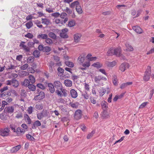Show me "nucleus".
<instances>
[{"label":"nucleus","mask_w":154,"mask_h":154,"mask_svg":"<svg viewBox=\"0 0 154 154\" xmlns=\"http://www.w3.org/2000/svg\"><path fill=\"white\" fill-rule=\"evenodd\" d=\"M10 130L8 128L0 129V135L3 137L7 136L9 135Z\"/></svg>","instance_id":"nucleus-1"},{"label":"nucleus","mask_w":154,"mask_h":154,"mask_svg":"<svg viewBox=\"0 0 154 154\" xmlns=\"http://www.w3.org/2000/svg\"><path fill=\"white\" fill-rule=\"evenodd\" d=\"M45 97V94L43 91H40L38 94L35 96L34 98L35 100H41Z\"/></svg>","instance_id":"nucleus-2"},{"label":"nucleus","mask_w":154,"mask_h":154,"mask_svg":"<svg viewBox=\"0 0 154 154\" xmlns=\"http://www.w3.org/2000/svg\"><path fill=\"white\" fill-rule=\"evenodd\" d=\"M14 110V106H7L4 109V111L5 113L11 114L13 113Z\"/></svg>","instance_id":"nucleus-3"},{"label":"nucleus","mask_w":154,"mask_h":154,"mask_svg":"<svg viewBox=\"0 0 154 154\" xmlns=\"http://www.w3.org/2000/svg\"><path fill=\"white\" fill-rule=\"evenodd\" d=\"M68 31V30L67 28H65L63 29L60 35L61 37L64 38H68V36L67 34V32Z\"/></svg>","instance_id":"nucleus-4"},{"label":"nucleus","mask_w":154,"mask_h":154,"mask_svg":"<svg viewBox=\"0 0 154 154\" xmlns=\"http://www.w3.org/2000/svg\"><path fill=\"white\" fill-rule=\"evenodd\" d=\"M82 116V112L81 110L78 109L76 110L74 115V117L76 120H79Z\"/></svg>","instance_id":"nucleus-5"},{"label":"nucleus","mask_w":154,"mask_h":154,"mask_svg":"<svg viewBox=\"0 0 154 154\" xmlns=\"http://www.w3.org/2000/svg\"><path fill=\"white\" fill-rule=\"evenodd\" d=\"M11 93L10 91H6L0 94V97L3 99H5L6 97H7L11 96Z\"/></svg>","instance_id":"nucleus-6"},{"label":"nucleus","mask_w":154,"mask_h":154,"mask_svg":"<svg viewBox=\"0 0 154 154\" xmlns=\"http://www.w3.org/2000/svg\"><path fill=\"white\" fill-rule=\"evenodd\" d=\"M132 29L136 32L138 34H141L143 32L142 29L138 26H133Z\"/></svg>","instance_id":"nucleus-7"},{"label":"nucleus","mask_w":154,"mask_h":154,"mask_svg":"<svg viewBox=\"0 0 154 154\" xmlns=\"http://www.w3.org/2000/svg\"><path fill=\"white\" fill-rule=\"evenodd\" d=\"M81 35L79 33H76L74 35V42L75 43H78L81 39Z\"/></svg>","instance_id":"nucleus-8"},{"label":"nucleus","mask_w":154,"mask_h":154,"mask_svg":"<svg viewBox=\"0 0 154 154\" xmlns=\"http://www.w3.org/2000/svg\"><path fill=\"white\" fill-rule=\"evenodd\" d=\"M121 48H115L113 49L114 55L119 57L121 54Z\"/></svg>","instance_id":"nucleus-9"},{"label":"nucleus","mask_w":154,"mask_h":154,"mask_svg":"<svg viewBox=\"0 0 154 154\" xmlns=\"http://www.w3.org/2000/svg\"><path fill=\"white\" fill-rule=\"evenodd\" d=\"M102 109L103 110H106L108 107V103L105 100H103L101 103Z\"/></svg>","instance_id":"nucleus-10"},{"label":"nucleus","mask_w":154,"mask_h":154,"mask_svg":"<svg viewBox=\"0 0 154 154\" xmlns=\"http://www.w3.org/2000/svg\"><path fill=\"white\" fill-rule=\"evenodd\" d=\"M70 94L71 97L74 98H76L77 96V93L76 91L74 89H72L70 91Z\"/></svg>","instance_id":"nucleus-11"},{"label":"nucleus","mask_w":154,"mask_h":154,"mask_svg":"<svg viewBox=\"0 0 154 154\" xmlns=\"http://www.w3.org/2000/svg\"><path fill=\"white\" fill-rule=\"evenodd\" d=\"M48 86L50 91L51 93H53L55 91V89L54 85L51 83L48 84Z\"/></svg>","instance_id":"nucleus-12"},{"label":"nucleus","mask_w":154,"mask_h":154,"mask_svg":"<svg viewBox=\"0 0 154 154\" xmlns=\"http://www.w3.org/2000/svg\"><path fill=\"white\" fill-rule=\"evenodd\" d=\"M147 72H145L143 78V80L146 81H148L149 80L151 74Z\"/></svg>","instance_id":"nucleus-13"},{"label":"nucleus","mask_w":154,"mask_h":154,"mask_svg":"<svg viewBox=\"0 0 154 154\" xmlns=\"http://www.w3.org/2000/svg\"><path fill=\"white\" fill-rule=\"evenodd\" d=\"M128 65V64L126 63H123L120 65L119 67V69L122 72H124L126 66H127V67Z\"/></svg>","instance_id":"nucleus-14"},{"label":"nucleus","mask_w":154,"mask_h":154,"mask_svg":"<svg viewBox=\"0 0 154 154\" xmlns=\"http://www.w3.org/2000/svg\"><path fill=\"white\" fill-rule=\"evenodd\" d=\"M54 85L56 88L60 89L61 87L62 84L59 81H55L54 82Z\"/></svg>","instance_id":"nucleus-15"},{"label":"nucleus","mask_w":154,"mask_h":154,"mask_svg":"<svg viewBox=\"0 0 154 154\" xmlns=\"http://www.w3.org/2000/svg\"><path fill=\"white\" fill-rule=\"evenodd\" d=\"M11 85L15 88L17 87L19 85V82L16 79H13L11 81Z\"/></svg>","instance_id":"nucleus-16"},{"label":"nucleus","mask_w":154,"mask_h":154,"mask_svg":"<svg viewBox=\"0 0 154 154\" xmlns=\"http://www.w3.org/2000/svg\"><path fill=\"white\" fill-rule=\"evenodd\" d=\"M48 37V36L46 34H43L40 33L37 36V38L38 39H45Z\"/></svg>","instance_id":"nucleus-17"},{"label":"nucleus","mask_w":154,"mask_h":154,"mask_svg":"<svg viewBox=\"0 0 154 154\" xmlns=\"http://www.w3.org/2000/svg\"><path fill=\"white\" fill-rule=\"evenodd\" d=\"M132 82H128L125 83H123L121 85L120 88L121 89H124L128 86L132 85Z\"/></svg>","instance_id":"nucleus-18"},{"label":"nucleus","mask_w":154,"mask_h":154,"mask_svg":"<svg viewBox=\"0 0 154 154\" xmlns=\"http://www.w3.org/2000/svg\"><path fill=\"white\" fill-rule=\"evenodd\" d=\"M17 67V66H15L10 63L9 65H8L6 66V69L7 71H10L11 70L15 69Z\"/></svg>","instance_id":"nucleus-19"},{"label":"nucleus","mask_w":154,"mask_h":154,"mask_svg":"<svg viewBox=\"0 0 154 154\" xmlns=\"http://www.w3.org/2000/svg\"><path fill=\"white\" fill-rule=\"evenodd\" d=\"M21 148V146L18 145L14 147L11 150V151L12 153L15 152L19 150Z\"/></svg>","instance_id":"nucleus-20"},{"label":"nucleus","mask_w":154,"mask_h":154,"mask_svg":"<svg viewBox=\"0 0 154 154\" xmlns=\"http://www.w3.org/2000/svg\"><path fill=\"white\" fill-rule=\"evenodd\" d=\"M42 23L47 25H48L50 23V20L47 18H42Z\"/></svg>","instance_id":"nucleus-21"},{"label":"nucleus","mask_w":154,"mask_h":154,"mask_svg":"<svg viewBox=\"0 0 154 154\" xmlns=\"http://www.w3.org/2000/svg\"><path fill=\"white\" fill-rule=\"evenodd\" d=\"M64 84L67 87H70L72 85V82L69 79H66L65 80Z\"/></svg>","instance_id":"nucleus-22"},{"label":"nucleus","mask_w":154,"mask_h":154,"mask_svg":"<svg viewBox=\"0 0 154 154\" xmlns=\"http://www.w3.org/2000/svg\"><path fill=\"white\" fill-rule=\"evenodd\" d=\"M79 4V2L78 1H76L71 3L69 5V7L71 8H74L75 6L76 7Z\"/></svg>","instance_id":"nucleus-23"},{"label":"nucleus","mask_w":154,"mask_h":154,"mask_svg":"<svg viewBox=\"0 0 154 154\" xmlns=\"http://www.w3.org/2000/svg\"><path fill=\"white\" fill-rule=\"evenodd\" d=\"M58 71L57 75L59 76H61L63 75L64 72V70L62 68L59 67L57 69Z\"/></svg>","instance_id":"nucleus-24"},{"label":"nucleus","mask_w":154,"mask_h":154,"mask_svg":"<svg viewBox=\"0 0 154 154\" xmlns=\"http://www.w3.org/2000/svg\"><path fill=\"white\" fill-rule=\"evenodd\" d=\"M101 116L104 118H107L109 116L106 110H103V112H102Z\"/></svg>","instance_id":"nucleus-25"},{"label":"nucleus","mask_w":154,"mask_h":154,"mask_svg":"<svg viewBox=\"0 0 154 154\" xmlns=\"http://www.w3.org/2000/svg\"><path fill=\"white\" fill-rule=\"evenodd\" d=\"M76 11L79 14H81L82 13V11L80 4L75 8Z\"/></svg>","instance_id":"nucleus-26"},{"label":"nucleus","mask_w":154,"mask_h":154,"mask_svg":"<svg viewBox=\"0 0 154 154\" xmlns=\"http://www.w3.org/2000/svg\"><path fill=\"white\" fill-rule=\"evenodd\" d=\"M24 117L25 120H27V122L28 124L31 123V120L28 114H25L24 115Z\"/></svg>","instance_id":"nucleus-27"},{"label":"nucleus","mask_w":154,"mask_h":154,"mask_svg":"<svg viewBox=\"0 0 154 154\" xmlns=\"http://www.w3.org/2000/svg\"><path fill=\"white\" fill-rule=\"evenodd\" d=\"M79 103L78 102H75V103H73L72 102H70L69 103V105L71 106L73 108H77L78 106Z\"/></svg>","instance_id":"nucleus-28"},{"label":"nucleus","mask_w":154,"mask_h":154,"mask_svg":"<svg viewBox=\"0 0 154 154\" xmlns=\"http://www.w3.org/2000/svg\"><path fill=\"white\" fill-rule=\"evenodd\" d=\"M27 87L28 88L32 91H34L36 89V86L32 84H30Z\"/></svg>","instance_id":"nucleus-29"},{"label":"nucleus","mask_w":154,"mask_h":154,"mask_svg":"<svg viewBox=\"0 0 154 154\" xmlns=\"http://www.w3.org/2000/svg\"><path fill=\"white\" fill-rule=\"evenodd\" d=\"M106 64L109 67H113L115 65L116 62L115 61L112 62H106Z\"/></svg>","instance_id":"nucleus-30"},{"label":"nucleus","mask_w":154,"mask_h":154,"mask_svg":"<svg viewBox=\"0 0 154 154\" xmlns=\"http://www.w3.org/2000/svg\"><path fill=\"white\" fill-rule=\"evenodd\" d=\"M30 84V82L29 80L25 79L24 80L23 82L22 83V85L24 86L27 87Z\"/></svg>","instance_id":"nucleus-31"},{"label":"nucleus","mask_w":154,"mask_h":154,"mask_svg":"<svg viewBox=\"0 0 154 154\" xmlns=\"http://www.w3.org/2000/svg\"><path fill=\"white\" fill-rule=\"evenodd\" d=\"M85 58V56H80L79 57L78 60L80 63H82L84 62Z\"/></svg>","instance_id":"nucleus-32"},{"label":"nucleus","mask_w":154,"mask_h":154,"mask_svg":"<svg viewBox=\"0 0 154 154\" xmlns=\"http://www.w3.org/2000/svg\"><path fill=\"white\" fill-rule=\"evenodd\" d=\"M107 55L108 56H111L114 55L113 49L112 48H110L108 50Z\"/></svg>","instance_id":"nucleus-33"},{"label":"nucleus","mask_w":154,"mask_h":154,"mask_svg":"<svg viewBox=\"0 0 154 154\" xmlns=\"http://www.w3.org/2000/svg\"><path fill=\"white\" fill-rule=\"evenodd\" d=\"M48 35L50 37L54 39H57L56 35L53 32H51L48 33Z\"/></svg>","instance_id":"nucleus-34"},{"label":"nucleus","mask_w":154,"mask_h":154,"mask_svg":"<svg viewBox=\"0 0 154 154\" xmlns=\"http://www.w3.org/2000/svg\"><path fill=\"white\" fill-rule=\"evenodd\" d=\"M26 26L28 29H30L33 26V23L32 20L27 23L26 24Z\"/></svg>","instance_id":"nucleus-35"},{"label":"nucleus","mask_w":154,"mask_h":154,"mask_svg":"<svg viewBox=\"0 0 154 154\" xmlns=\"http://www.w3.org/2000/svg\"><path fill=\"white\" fill-rule=\"evenodd\" d=\"M29 82H30L32 84H33L35 83V80L34 76H32V75H30L29 76Z\"/></svg>","instance_id":"nucleus-36"},{"label":"nucleus","mask_w":154,"mask_h":154,"mask_svg":"<svg viewBox=\"0 0 154 154\" xmlns=\"http://www.w3.org/2000/svg\"><path fill=\"white\" fill-rule=\"evenodd\" d=\"M112 82L113 84L117 86L118 85V83L117 81V76L115 75L113 76Z\"/></svg>","instance_id":"nucleus-37"},{"label":"nucleus","mask_w":154,"mask_h":154,"mask_svg":"<svg viewBox=\"0 0 154 154\" xmlns=\"http://www.w3.org/2000/svg\"><path fill=\"white\" fill-rule=\"evenodd\" d=\"M65 63L66 66L70 67H72L74 66L73 63L69 61H65Z\"/></svg>","instance_id":"nucleus-38"},{"label":"nucleus","mask_w":154,"mask_h":154,"mask_svg":"<svg viewBox=\"0 0 154 154\" xmlns=\"http://www.w3.org/2000/svg\"><path fill=\"white\" fill-rule=\"evenodd\" d=\"M126 46L127 48L126 50L128 51H133L134 49L133 47L130 45L128 44H126Z\"/></svg>","instance_id":"nucleus-39"},{"label":"nucleus","mask_w":154,"mask_h":154,"mask_svg":"<svg viewBox=\"0 0 154 154\" xmlns=\"http://www.w3.org/2000/svg\"><path fill=\"white\" fill-rule=\"evenodd\" d=\"M33 55L35 57H39L40 52L37 50H35L33 52Z\"/></svg>","instance_id":"nucleus-40"},{"label":"nucleus","mask_w":154,"mask_h":154,"mask_svg":"<svg viewBox=\"0 0 154 154\" xmlns=\"http://www.w3.org/2000/svg\"><path fill=\"white\" fill-rule=\"evenodd\" d=\"M95 131H92L91 133H89L87 136V139H89L91 138L93 136V135L95 134Z\"/></svg>","instance_id":"nucleus-41"},{"label":"nucleus","mask_w":154,"mask_h":154,"mask_svg":"<svg viewBox=\"0 0 154 154\" xmlns=\"http://www.w3.org/2000/svg\"><path fill=\"white\" fill-rule=\"evenodd\" d=\"M8 103L5 100L2 101V105L1 108H0V112L2 111L4 108L5 106L6 105H7Z\"/></svg>","instance_id":"nucleus-42"},{"label":"nucleus","mask_w":154,"mask_h":154,"mask_svg":"<svg viewBox=\"0 0 154 154\" xmlns=\"http://www.w3.org/2000/svg\"><path fill=\"white\" fill-rule=\"evenodd\" d=\"M26 137L28 140L31 141H34L35 140L34 137L29 134H27L26 135Z\"/></svg>","instance_id":"nucleus-43"},{"label":"nucleus","mask_w":154,"mask_h":154,"mask_svg":"<svg viewBox=\"0 0 154 154\" xmlns=\"http://www.w3.org/2000/svg\"><path fill=\"white\" fill-rule=\"evenodd\" d=\"M51 50V48L48 46L44 47L43 52H48Z\"/></svg>","instance_id":"nucleus-44"},{"label":"nucleus","mask_w":154,"mask_h":154,"mask_svg":"<svg viewBox=\"0 0 154 154\" xmlns=\"http://www.w3.org/2000/svg\"><path fill=\"white\" fill-rule=\"evenodd\" d=\"M106 90L105 89L102 88L100 90V96L102 97L105 93Z\"/></svg>","instance_id":"nucleus-45"},{"label":"nucleus","mask_w":154,"mask_h":154,"mask_svg":"<svg viewBox=\"0 0 154 154\" xmlns=\"http://www.w3.org/2000/svg\"><path fill=\"white\" fill-rule=\"evenodd\" d=\"M24 36L26 38H32L33 37V35L31 33L28 32Z\"/></svg>","instance_id":"nucleus-46"},{"label":"nucleus","mask_w":154,"mask_h":154,"mask_svg":"<svg viewBox=\"0 0 154 154\" xmlns=\"http://www.w3.org/2000/svg\"><path fill=\"white\" fill-rule=\"evenodd\" d=\"M45 40L46 42L49 45L52 44L53 43L52 40L50 38L48 37Z\"/></svg>","instance_id":"nucleus-47"},{"label":"nucleus","mask_w":154,"mask_h":154,"mask_svg":"<svg viewBox=\"0 0 154 154\" xmlns=\"http://www.w3.org/2000/svg\"><path fill=\"white\" fill-rule=\"evenodd\" d=\"M42 112L44 117L48 116L49 114V112L47 110H43Z\"/></svg>","instance_id":"nucleus-48"},{"label":"nucleus","mask_w":154,"mask_h":154,"mask_svg":"<svg viewBox=\"0 0 154 154\" xmlns=\"http://www.w3.org/2000/svg\"><path fill=\"white\" fill-rule=\"evenodd\" d=\"M8 86H6L5 87H4L2 88H1L0 90V92L2 93H3L5 91H6L8 90Z\"/></svg>","instance_id":"nucleus-49"},{"label":"nucleus","mask_w":154,"mask_h":154,"mask_svg":"<svg viewBox=\"0 0 154 154\" xmlns=\"http://www.w3.org/2000/svg\"><path fill=\"white\" fill-rule=\"evenodd\" d=\"M75 25V23L74 21H70L68 23V25L69 26L72 27L74 26Z\"/></svg>","instance_id":"nucleus-50"},{"label":"nucleus","mask_w":154,"mask_h":154,"mask_svg":"<svg viewBox=\"0 0 154 154\" xmlns=\"http://www.w3.org/2000/svg\"><path fill=\"white\" fill-rule=\"evenodd\" d=\"M37 118L39 119H41L42 118L44 117L42 112L38 113L37 115Z\"/></svg>","instance_id":"nucleus-51"},{"label":"nucleus","mask_w":154,"mask_h":154,"mask_svg":"<svg viewBox=\"0 0 154 154\" xmlns=\"http://www.w3.org/2000/svg\"><path fill=\"white\" fill-rule=\"evenodd\" d=\"M37 87L43 90L45 88V87L41 83L38 84L37 85Z\"/></svg>","instance_id":"nucleus-52"},{"label":"nucleus","mask_w":154,"mask_h":154,"mask_svg":"<svg viewBox=\"0 0 154 154\" xmlns=\"http://www.w3.org/2000/svg\"><path fill=\"white\" fill-rule=\"evenodd\" d=\"M28 65L27 64H24L23 65L21 66L20 67V69H21V70H25L28 67Z\"/></svg>","instance_id":"nucleus-53"},{"label":"nucleus","mask_w":154,"mask_h":154,"mask_svg":"<svg viewBox=\"0 0 154 154\" xmlns=\"http://www.w3.org/2000/svg\"><path fill=\"white\" fill-rule=\"evenodd\" d=\"M82 96L86 99H88L89 97V96L86 92H85L84 93L82 94Z\"/></svg>","instance_id":"nucleus-54"},{"label":"nucleus","mask_w":154,"mask_h":154,"mask_svg":"<svg viewBox=\"0 0 154 154\" xmlns=\"http://www.w3.org/2000/svg\"><path fill=\"white\" fill-rule=\"evenodd\" d=\"M33 111V107L30 106V107H29L27 109V111L28 113L30 114L32 113V112Z\"/></svg>","instance_id":"nucleus-55"},{"label":"nucleus","mask_w":154,"mask_h":154,"mask_svg":"<svg viewBox=\"0 0 154 154\" xmlns=\"http://www.w3.org/2000/svg\"><path fill=\"white\" fill-rule=\"evenodd\" d=\"M102 77L101 76H98L95 77L94 80L95 82H97L98 81H100L102 79Z\"/></svg>","instance_id":"nucleus-56"},{"label":"nucleus","mask_w":154,"mask_h":154,"mask_svg":"<svg viewBox=\"0 0 154 154\" xmlns=\"http://www.w3.org/2000/svg\"><path fill=\"white\" fill-rule=\"evenodd\" d=\"M90 66V63L89 62H86L85 63L82 64V66L84 67H88Z\"/></svg>","instance_id":"nucleus-57"},{"label":"nucleus","mask_w":154,"mask_h":154,"mask_svg":"<svg viewBox=\"0 0 154 154\" xmlns=\"http://www.w3.org/2000/svg\"><path fill=\"white\" fill-rule=\"evenodd\" d=\"M44 47L43 45H40L38 46V49L39 51L43 52Z\"/></svg>","instance_id":"nucleus-58"},{"label":"nucleus","mask_w":154,"mask_h":154,"mask_svg":"<svg viewBox=\"0 0 154 154\" xmlns=\"http://www.w3.org/2000/svg\"><path fill=\"white\" fill-rule=\"evenodd\" d=\"M51 15L55 17H57L60 16V14L59 12H55L52 14Z\"/></svg>","instance_id":"nucleus-59"},{"label":"nucleus","mask_w":154,"mask_h":154,"mask_svg":"<svg viewBox=\"0 0 154 154\" xmlns=\"http://www.w3.org/2000/svg\"><path fill=\"white\" fill-rule=\"evenodd\" d=\"M43 108L42 105L37 104L35 105V108L38 110H41L43 109Z\"/></svg>","instance_id":"nucleus-60"},{"label":"nucleus","mask_w":154,"mask_h":154,"mask_svg":"<svg viewBox=\"0 0 154 154\" xmlns=\"http://www.w3.org/2000/svg\"><path fill=\"white\" fill-rule=\"evenodd\" d=\"M33 58L34 57H29L27 59V63H31L32 61Z\"/></svg>","instance_id":"nucleus-61"},{"label":"nucleus","mask_w":154,"mask_h":154,"mask_svg":"<svg viewBox=\"0 0 154 154\" xmlns=\"http://www.w3.org/2000/svg\"><path fill=\"white\" fill-rule=\"evenodd\" d=\"M34 125L37 127L41 126V123L38 120H37L34 123Z\"/></svg>","instance_id":"nucleus-62"},{"label":"nucleus","mask_w":154,"mask_h":154,"mask_svg":"<svg viewBox=\"0 0 154 154\" xmlns=\"http://www.w3.org/2000/svg\"><path fill=\"white\" fill-rule=\"evenodd\" d=\"M22 55H20L17 56L16 57V59L18 61H21L22 60Z\"/></svg>","instance_id":"nucleus-63"},{"label":"nucleus","mask_w":154,"mask_h":154,"mask_svg":"<svg viewBox=\"0 0 154 154\" xmlns=\"http://www.w3.org/2000/svg\"><path fill=\"white\" fill-rule=\"evenodd\" d=\"M68 14H71L72 13V11L68 7H66V10H64Z\"/></svg>","instance_id":"nucleus-64"}]
</instances>
